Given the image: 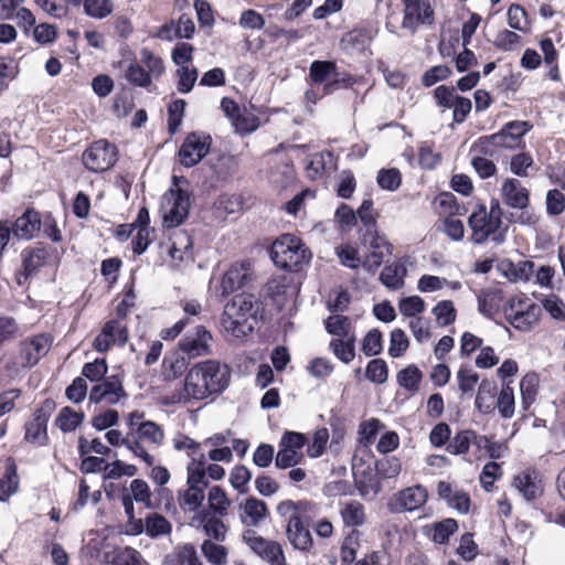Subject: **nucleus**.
I'll use <instances>...</instances> for the list:
<instances>
[{
	"mask_svg": "<svg viewBox=\"0 0 565 565\" xmlns=\"http://www.w3.org/2000/svg\"><path fill=\"white\" fill-rule=\"evenodd\" d=\"M231 381L230 367L218 360L193 364L185 373L182 388L167 396V404L201 402L222 394Z\"/></svg>",
	"mask_w": 565,
	"mask_h": 565,
	"instance_id": "obj_1",
	"label": "nucleus"
},
{
	"mask_svg": "<svg viewBox=\"0 0 565 565\" xmlns=\"http://www.w3.org/2000/svg\"><path fill=\"white\" fill-rule=\"evenodd\" d=\"M258 302L253 295H237L224 306L221 317L223 331L235 339L248 335L254 330Z\"/></svg>",
	"mask_w": 565,
	"mask_h": 565,
	"instance_id": "obj_2",
	"label": "nucleus"
},
{
	"mask_svg": "<svg viewBox=\"0 0 565 565\" xmlns=\"http://www.w3.org/2000/svg\"><path fill=\"white\" fill-rule=\"evenodd\" d=\"M308 503L306 501L285 500L277 505V513L287 519L286 537L290 545L298 551L308 552L312 545V535L301 519V513L306 512Z\"/></svg>",
	"mask_w": 565,
	"mask_h": 565,
	"instance_id": "obj_3",
	"label": "nucleus"
},
{
	"mask_svg": "<svg viewBox=\"0 0 565 565\" xmlns=\"http://www.w3.org/2000/svg\"><path fill=\"white\" fill-rule=\"evenodd\" d=\"M471 228V239L476 244H483L488 239L497 244L504 241V231L502 230V211L498 201H492L490 209L480 206L468 220Z\"/></svg>",
	"mask_w": 565,
	"mask_h": 565,
	"instance_id": "obj_4",
	"label": "nucleus"
},
{
	"mask_svg": "<svg viewBox=\"0 0 565 565\" xmlns=\"http://www.w3.org/2000/svg\"><path fill=\"white\" fill-rule=\"evenodd\" d=\"M270 255L276 266L288 270H298L311 258V253L301 239L291 234H285L276 239Z\"/></svg>",
	"mask_w": 565,
	"mask_h": 565,
	"instance_id": "obj_5",
	"label": "nucleus"
},
{
	"mask_svg": "<svg viewBox=\"0 0 565 565\" xmlns=\"http://www.w3.org/2000/svg\"><path fill=\"white\" fill-rule=\"evenodd\" d=\"M191 206V198L188 191L178 186L167 191L160 203L162 224L167 228L181 225L188 217Z\"/></svg>",
	"mask_w": 565,
	"mask_h": 565,
	"instance_id": "obj_6",
	"label": "nucleus"
},
{
	"mask_svg": "<svg viewBox=\"0 0 565 565\" xmlns=\"http://www.w3.org/2000/svg\"><path fill=\"white\" fill-rule=\"evenodd\" d=\"M504 315L511 326L520 331L531 330L539 321L541 307L524 294L509 300Z\"/></svg>",
	"mask_w": 565,
	"mask_h": 565,
	"instance_id": "obj_7",
	"label": "nucleus"
},
{
	"mask_svg": "<svg viewBox=\"0 0 565 565\" xmlns=\"http://www.w3.org/2000/svg\"><path fill=\"white\" fill-rule=\"evenodd\" d=\"M84 166L93 172H103L110 169L117 161L115 146L107 140L95 141L83 153Z\"/></svg>",
	"mask_w": 565,
	"mask_h": 565,
	"instance_id": "obj_8",
	"label": "nucleus"
},
{
	"mask_svg": "<svg viewBox=\"0 0 565 565\" xmlns=\"http://www.w3.org/2000/svg\"><path fill=\"white\" fill-rule=\"evenodd\" d=\"M248 547L269 565H285V553L280 543L264 539L254 530H247L243 535Z\"/></svg>",
	"mask_w": 565,
	"mask_h": 565,
	"instance_id": "obj_9",
	"label": "nucleus"
},
{
	"mask_svg": "<svg viewBox=\"0 0 565 565\" xmlns=\"http://www.w3.org/2000/svg\"><path fill=\"white\" fill-rule=\"evenodd\" d=\"M427 499L426 488L416 484L394 493L387 502V509L393 513L413 512L420 509Z\"/></svg>",
	"mask_w": 565,
	"mask_h": 565,
	"instance_id": "obj_10",
	"label": "nucleus"
},
{
	"mask_svg": "<svg viewBox=\"0 0 565 565\" xmlns=\"http://www.w3.org/2000/svg\"><path fill=\"white\" fill-rule=\"evenodd\" d=\"M129 333L127 324L121 317L107 321L102 331L93 341V348L100 353L108 351L113 345L122 347L127 343Z\"/></svg>",
	"mask_w": 565,
	"mask_h": 565,
	"instance_id": "obj_11",
	"label": "nucleus"
},
{
	"mask_svg": "<svg viewBox=\"0 0 565 565\" xmlns=\"http://www.w3.org/2000/svg\"><path fill=\"white\" fill-rule=\"evenodd\" d=\"M52 345V338L49 334L41 333L28 338L20 343L18 362L23 367H31L46 355Z\"/></svg>",
	"mask_w": 565,
	"mask_h": 565,
	"instance_id": "obj_12",
	"label": "nucleus"
},
{
	"mask_svg": "<svg viewBox=\"0 0 565 565\" xmlns=\"http://www.w3.org/2000/svg\"><path fill=\"white\" fill-rule=\"evenodd\" d=\"M532 127L533 125L526 120L510 121L499 132L491 135L489 139L497 147L516 149L523 146V137Z\"/></svg>",
	"mask_w": 565,
	"mask_h": 565,
	"instance_id": "obj_13",
	"label": "nucleus"
},
{
	"mask_svg": "<svg viewBox=\"0 0 565 565\" xmlns=\"http://www.w3.org/2000/svg\"><path fill=\"white\" fill-rule=\"evenodd\" d=\"M210 147V136L196 132L189 135L179 151L180 163L188 168L198 164L207 154Z\"/></svg>",
	"mask_w": 565,
	"mask_h": 565,
	"instance_id": "obj_14",
	"label": "nucleus"
},
{
	"mask_svg": "<svg viewBox=\"0 0 565 565\" xmlns=\"http://www.w3.org/2000/svg\"><path fill=\"white\" fill-rule=\"evenodd\" d=\"M211 341V332L204 327L198 326L179 341L178 347L182 353L188 355V359H195L210 354Z\"/></svg>",
	"mask_w": 565,
	"mask_h": 565,
	"instance_id": "obj_15",
	"label": "nucleus"
},
{
	"mask_svg": "<svg viewBox=\"0 0 565 565\" xmlns=\"http://www.w3.org/2000/svg\"><path fill=\"white\" fill-rule=\"evenodd\" d=\"M404 3V29L414 32L419 24H430L434 20V11L429 0H402Z\"/></svg>",
	"mask_w": 565,
	"mask_h": 565,
	"instance_id": "obj_16",
	"label": "nucleus"
},
{
	"mask_svg": "<svg viewBox=\"0 0 565 565\" xmlns=\"http://www.w3.org/2000/svg\"><path fill=\"white\" fill-rule=\"evenodd\" d=\"M254 273L248 262L235 263L223 275L220 284L222 296H227L252 281Z\"/></svg>",
	"mask_w": 565,
	"mask_h": 565,
	"instance_id": "obj_17",
	"label": "nucleus"
},
{
	"mask_svg": "<svg viewBox=\"0 0 565 565\" xmlns=\"http://www.w3.org/2000/svg\"><path fill=\"white\" fill-rule=\"evenodd\" d=\"M369 245V252L364 255L363 267L374 273L383 263L384 258L392 254V245L385 236L379 233H369L365 239Z\"/></svg>",
	"mask_w": 565,
	"mask_h": 565,
	"instance_id": "obj_18",
	"label": "nucleus"
},
{
	"mask_svg": "<svg viewBox=\"0 0 565 565\" xmlns=\"http://www.w3.org/2000/svg\"><path fill=\"white\" fill-rule=\"evenodd\" d=\"M126 397L121 382L116 376H110L99 384L92 387L89 392V402L93 404L105 403L114 405Z\"/></svg>",
	"mask_w": 565,
	"mask_h": 565,
	"instance_id": "obj_19",
	"label": "nucleus"
},
{
	"mask_svg": "<svg viewBox=\"0 0 565 565\" xmlns=\"http://www.w3.org/2000/svg\"><path fill=\"white\" fill-rule=\"evenodd\" d=\"M514 488L524 500L533 501L544 492V486L540 473L536 470L526 469L515 475L512 479Z\"/></svg>",
	"mask_w": 565,
	"mask_h": 565,
	"instance_id": "obj_20",
	"label": "nucleus"
},
{
	"mask_svg": "<svg viewBox=\"0 0 565 565\" xmlns=\"http://www.w3.org/2000/svg\"><path fill=\"white\" fill-rule=\"evenodd\" d=\"M438 497L446 501L447 505L461 514H466L470 509V497L462 489L452 486L448 481H439L437 483Z\"/></svg>",
	"mask_w": 565,
	"mask_h": 565,
	"instance_id": "obj_21",
	"label": "nucleus"
},
{
	"mask_svg": "<svg viewBox=\"0 0 565 565\" xmlns=\"http://www.w3.org/2000/svg\"><path fill=\"white\" fill-rule=\"evenodd\" d=\"M12 237L21 241L32 239L41 228V218L33 210L25 211L11 224Z\"/></svg>",
	"mask_w": 565,
	"mask_h": 565,
	"instance_id": "obj_22",
	"label": "nucleus"
},
{
	"mask_svg": "<svg viewBox=\"0 0 565 565\" xmlns=\"http://www.w3.org/2000/svg\"><path fill=\"white\" fill-rule=\"evenodd\" d=\"M501 192L503 201L513 209H524L529 204V191L518 179H505Z\"/></svg>",
	"mask_w": 565,
	"mask_h": 565,
	"instance_id": "obj_23",
	"label": "nucleus"
},
{
	"mask_svg": "<svg viewBox=\"0 0 565 565\" xmlns=\"http://www.w3.org/2000/svg\"><path fill=\"white\" fill-rule=\"evenodd\" d=\"M239 518L247 526L258 525L267 515V504L256 498H248L239 504Z\"/></svg>",
	"mask_w": 565,
	"mask_h": 565,
	"instance_id": "obj_24",
	"label": "nucleus"
},
{
	"mask_svg": "<svg viewBox=\"0 0 565 565\" xmlns=\"http://www.w3.org/2000/svg\"><path fill=\"white\" fill-rule=\"evenodd\" d=\"M47 258V252L42 247L30 248L22 252L23 273L18 276V284L22 285L23 280L42 267Z\"/></svg>",
	"mask_w": 565,
	"mask_h": 565,
	"instance_id": "obj_25",
	"label": "nucleus"
},
{
	"mask_svg": "<svg viewBox=\"0 0 565 565\" xmlns=\"http://www.w3.org/2000/svg\"><path fill=\"white\" fill-rule=\"evenodd\" d=\"M189 361L182 352H172L163 358L161 374L163 380L173 381L184 374L188 370Z\"/></svg>",
	"mask_w": 565,
	"mask_h": 565,
	"instance_id": "obj_26",
	"label": "nucleus"
},
{
	"mask_svg": "<svg viewBox=\"0 0 565 565\" xmlns=\"http://www.w3.org/2000/svg\"><path fill=\"white\" fill-rule=\"evenodd\" d=\"M186 486L196 487L205 490L209 486L205 471V456L199 454L192 456L191 461L186 466Z\"/></svg>",
	"mask_w": 565,
	"mask_h": 565,
	"instance_id": "obj_27",
	"label": "nucleus"
},
{
	"mask_svg": "<svg viewBox=\"0 0 565 565\" xmlns=\"http://www.w3.org/2000/svg\"><path fill=\"white\" fill-rule=\"evenodd\" d=\"M407 268L404 264L394 262L386 265L380 275L381 282L391 290H398L405 285Z\"/></svg>",
	"mask_w": 565,
	"mask_h": 565,
	"instance_id": "obj_28",
	"label": "nucleus"
},
{
	"mask_svg": "<svg viewBox=\"0 0 565 565\" xmlns=\"http://www.w3.org/2000/svg\"><path fill=\"white\" fill-rule=\"evenodd\" d=\"M192 239L184 232L175 233L169 247V255L175 266L188 260L192 256Z\"/></svg>",
	"mask_w": 565,
	"mask_h": 565,
	"instance_id": "obj_29",
	"label": "nucleus"
},
{
	"mask_svg": "<svg viewBox=\"0 0 565 565\" xmlns=\"http://www.w3.org/2000/svg\"><path fill=\"white\" fill-rule=\"evenodd\" d=\"M205 490L186 486L177 493V501L180 509L184 512H195L205 499Z\"/></svg>",
	"mask_w": 565,
	"mask_h": 565,
	"instance_id": "obj_30",
	"label": "nucleus"
},
{
	"mask_svg": "<svg viewBox=\"0 0 565 565\" xmlns=\"http://www.w3.org/2000/svg\"><path fill=\"white\" fill-rule=\"evenodd\" d=\"M371 41V31L366 29H355L343 35L341 46L343 50L353 53L365 50Z\"/></svg>",
	"mask_w": 565,
	"mask_h": 565,
	"instance_id": "obj_31",
	"label": "nucleus"
},
{
	"mask_svg": "<svg viewBox=\"0 0 565 565\" xmlns=\"http://www.w3.org/2000/svg\"><path fill=\"white\" fill-rule=\"evenodd\" d=\"M46 426H47L46 416L41 411H38L34 414L33 419L26 424L25 439L30 443H34L38 445H44L47 439Z\"/></svg>",
	"mask_w": 565,
	"mask_h": 565,
	"instance_id": "obj_32",
	"label": "nucleus"
},
{
	"mask_svg": "<svg viewBox=\"0 0 565 565\" xmlns=\"http://www.w3.org/2000/svg\"><path fill=\"white\" fill-rule=\"evenodd\" d=\"M172 523L158 512L146 515V534L151 539L170 535Z\"/></svg>",
	"mask_w": 565,
	"mask_h": 565,
	"instance_id": "obj_33",
	"label": "nucleus"
},
{
	"mask_svg": "<svg viewBox=\"0 0 565 565\" xmlns=\"http://www.w3.org/2000/svg\"><path fill=\"white\" fill-rule=\"evenodd\" d=\"M340 514L344 525L359 527L365 522V510L359 501H349L343 504Z\"/></svg>",
	"mask_w": 565,
	"mask_h": 565,
	"instance_id": "obj_34",
	"label": "nucleus"
},
{
	"mask_svg": "<svg viewBox=\"0 0 565 565\" xmlns=\"http://www.w3.org/2000/svg\"><path fill=\"white\" fill-rule=\"evenodd\" d=\"M83 412H77L70 406L63 407L55 418V425L63 433L74 431L84 420Z\"/></svg>",
	"mask_w": 565,
	"mask_h": 565,
	"instance_id": "obj_35",
	"label": "nucleus"
},
{
	"mask_svg": "<svg viewBox=\"0 0 565 565\" xmlns=\"http://www.w3.org/2000/svg\"><path fill=\"white\" fill-rule=\"evenodd\" d=\"M137 439L159 447L164 440V431L157 423L146 420L140 423L137 428Z\"/></svg>",
	"mask_w": 565,
	"mask_h": 565,
	"instance_id": "obj_36",
	"label": "nucleus"
},
{
	"mask_svg": "<svg viewBox=\"0 0 565 565\" xmlns=\"http://www.w3.org/2000/svg\"><path fill=\"white\" fill-rule=\"evenodd\" d=\"M354 342L355 335L332 339L330 342V349L340 361L348 364L355 356Z\"/></svg>",
	"mask_w": 565,
	"mask_h": 565,
	"instance_id": "obj_37",
	"label": "nucleus"
},
{
	"mask_svg": "<svg viewBox=\"0 0 565 565\" xmlns=\"http://www.w3.org/2000/svg\"><path fill=\"white\" fill-rule=\"evenodd\" d=\"M134 499L135 502L142 504L147 509H152V492L149 484L142 479H134L130 484L128 492L126 493Z\"/></svg>",
	"mask_w": 565,
	"mask_h": 565,
	"instance_id": "obj_38",
	"label": "nucleus"
},
{
	"mask_svg": "<svg viewBox=\"0 0 565 565\" xmlns=\"http://www.w3.org/2000/svg\"><path fill=\"white\" fill-rule=\"evenodd\" d=\"M539 390V376L537 374L530 372L526 373L520 382V392L522 397V405L524 409H527L535 401Z\"/></svg>",
	"mask_w": 565,
	"mask_h": 565,
	"instance_id": "obj_39",
	"label": "nucleus"
},
{
	"mask_svg": "<svg viewBox=\"0 0 565 565\" xmlns=\"http://www.w3.org/2000/svg\"><path fill=\"white\" fill-rule=\"evenodd\" d=\"M326 330L328 333L337 335L338 338H348L355 335L352 331V323L350 319L342 315H332L326 320Z\"/></svg>",
	"mask_w": 565,
	"mask_h": 565,
	"instance_id": "obj_40",
	"label": "nucleus"
},
{
	"mask_svg": "<svg viewBox=\"0 0 565 565\" xmlns=\"http://www.w3.org/2000/svg\"><path fill=\"white\" fill-rule=\"evenodd\" d=\"M139 61L146 68V72L149 73L151 81L158 79L164 73L166 67L162 58L148 49L140 51Z\"/></svg>",
	"mask_w": 565,
	"mask_h": 565,
	"instance_id": "obj_41",
	"label": "nucleus"
},
{
	"mask_svg": "<svg viewBox=\"0 0 565 565\" xmlns=\"http://www.w3.org/2000/svg\"><path fill=\"white\" fill-rule=\"evenodd\" d=\"M399 313L407 318H418L426 310V302L417 295L408 296L398 301Z\"/></svg>",
	"mask_w": 565,
	"mask_h": 565,
	"instance_id": "obj_42",
	"label": "nucleus"
},
{
	"mask_svg": "<svg viewBox=\"0 0 565 565\" xmlns=\"http://www.w3.org/2000/svg\"><path fill=\"white\" fill-rule=\"evenodd\" d=\"M105 561L110 565H137L138 552L131 547L114 548L105 553Z\"/></svg>",
	"mask_w": 565,
	"mask_h": 565,
	"instance_id": "obj_43",
	"label": "nucleus"
},
{
	"mask_svg": "<svg viewBox=\"0 0 565 565\" xmlns=\"http://www.w3.org/2000/svg\"><path fill=\"white\" fill-rule=\"evenodd\" d=\"M19 489V477L14 465H9L0 479V501H7Z\"/></svg>",
	"mask_w": 565,
	"mask_h": 565,
	"instance_id": "obj_44",
	"label": "nucleus"
},
{
	"mask_svg": "<svg viewBox=\"0 0 565 565\" xmlns=\"http://www.w3.org/2000/svg\"><path fill=\"white\" fill-rule=\"evenodd\" d=\"M207 501L210 509L221 515L224 516L227 514V510L231 505V501L227 498L225 491L220 486H214L210 489L207 494Z\"/></svg>",
	"mask_w": 565,
	"mask_h": 565,
	"instance_id": "obj_45",
	"label": "nucleus"
},
{
	"mask_svg": "<svg viewBox=\"0 0 565 565\" xmlns=\"http://www.w3.org/2000/svg\"><path fill=\"white\" fill-rule=\"evenodd\" d=\"M431 312L435 316L437 324L440 327L451 324L457 318V310L451 300H441L437 302Z\"/></svg>",
	"mask_w": 565,
	"mask_h": 565,
	"instance_id": "obj_46",
	"label": "nucleus"
},
{
	"mask_svg": "<svg viewBox=\"0 0 565 565\" xmlns=\"http://www.w3.org/2000/svg\"><path fill=\"white\" fill-rule=\"evenodd\" d=\"M125 77L131 85L138 87H148L152 83L149 73L146 72V68L140 61L129 63Z\"/></svg>",
	"mask_w": 565,
	"mask_h": 565,
	"instance_id": "obj_47",
	"label": "nucleus"
},
{
	"mask_svg": "<svg viewBox=\"0 0 565 565\" xmlns=\"http://www.w3.org/2000/svg\"><path fill=\"white\" fill-rule=\"evenodd\" d=\"M458 530V523L454 519H445L431 525V540L435 543L444 544L448 542L450 535Z\"/></svg>",
	"mask_w": 565,
	"mask_h": 565,
	"instance_id": "obj_48",
	"label": "nucleus"
},
{
	"mask_svg": "<svg viewBox=\"0 0 565 565\" xmlns=\"http://www.w3.org/2000/svg\"><path fill=\"white\" fill-rule=\"evenodd\" d=\"M375 471L380 479H395L402 471V463L396 457H385L376 461Z\"/></svg>",
	"mask_w": 565,
	"mask_h": 565,
	"instance_id": "obj_49",
	"label": "nucleus"
},
{
	"mask_svg": "<svg viewBox=\"0 0 565 565\" xmlns=\"http://www.w3.org/2000/svg\"><path fill=\"white\" fill-rule=\"evenodd\" d=\"M204 557L213 565H225L227 563V550L210 540H205L201 546Z\"/></svg>",
	"mask_w": 565,
	"mask_h": 565,
	"instance_id": "obj_50",
	"label": "nucleus"
},
{
	"mask_svg": "<svg viewBox=\"0 0 565 565\" xmlns=\"http://www.w3.org/2000/svg\"><path fill=\"white\" fill-rule=\"evenodd\" d=\"M497 407L503 418H511L514 415V393L510 383L502 385L501 392L498 396Z\"/></svg>",
	"mask_w": 565,
	"mask_h": 565,
	"instance_id": "obj_51",
	"label": "nucleus"
},
{
	"mask_svg": "<svg viewBox=\"0 0 565 565\" xmlns=\"http://www.w3.org/2000/svg\"><path fill=\"white\" fill-rule=\"evenodd\" d=\"M232 124L236 132L246 135L252 134L259 127V119L247 109H243L237 111Z\"/></svg>",
	"mask_w": 565,
	"mask_h": 565,
	"instance_id": "obj_52",
	"label": "nucleus"
},
{
	"mask_svg": "<svg viewBox=\"0 0 565 565\" xmlns=\"http://www.w3.org/2000/svg\"><path fill=\"white\" fill-rule=\"evenodd\" d=\"M335 254L340 263L345 267L356 269L363 266V260L359 255L358 248L351 244H343L335 247Z\"/></svg>",
	"mask_w": 565,
	"mask_h": 565,
	"instance_id": "obj_53",
	"label": "nucleus"
},
{
	"mask_svg": "<svg viewBox=\"0 0 565 565\" xmlns=\"http://www.w3.org/2000/svg\"><path fill=\"white\" fill-rule=\"evenodd\" d=\"M137 471L138 469L135 465L115 460L110 463H105L104 479H118L122 476L134 477L137 475Z\"/></svg>",
	"mask_w": 565,
	"mask_h": 565,
	"instance_id": "obj_54",
	"label": "nucleus"
},
{
	"mask_svg": "<svg viewBox=\"0 0 565 565\" xmlns=\"http://www.w3.org/2000/svg\"><path fill=\"white\" fill-rule=\"evenodd\" d=\"M83 7L85 13L95 19L106 18L114 10L111 0H84Z\"/></svg>",
	"mask_w": 565,
	"mask_h": 565,
	"instance_id": "obj_55",
	"label": "nucleus"
},
{
	"mask_svg": "<svg viewBox=\"0 0 565 565\" xmlns=\"http://www.w3.org/2000/svg\"><path fill=\"white\" fill-rule=\"evenodd\" d=\"M534 166L533 157L530 153L521 152L511 157L510 170L513 174L526 178L530 175V169Z\"/></svg>",
	"mask_w": 565,
	"mask_h": 565,
	"instance_id": "obj_56",
	"label": "nucleus"
},
{
	"mask_svg": "<svg viewBox=\"0 0 565 565\" xmlns=\"http://www.w3.org/2000/svg\"><path fill=\"white\" fill-rule=\"evenodd\" d=\"M365 376L375 384H383L387 381L388 370L384 360L374 359L369 362L365 369Z\"/></svg>",
	"mask_w": 565,
	"mask_h": 565,
	"instance_id": "obj_57",
	"label": "nucleus"
},
{
	"mask_svg": "<svg viewBox=\"0 0 565 565\" xmlns=\"http://www.w3.org/2000/svg\"><path fill=\"white\" fill-rule=\"evenodd\" d=\"M473 438L472 430H462L455 435L447 446L448 452L451 455H463L469 451L471 439Z\"/></svg>",
	"mask_w": 565,
	"mask_h": 565,
	"instance_id": "obj_58",
	"label": "nucleus"
},
{
	"mask_svg": "<svg viewBox=\"0 0 565 565\" xmlns=\"http://www.w3.org/2000/svg\"><path fill=\"white\" fill-rule=\"evenodd\" d=\"M198 70L193 66L179 67L177 70L178 90L183 94L191 92L198 81Z\"/></svg>",
	"mask_w": 565,
	"mask_h": 565,
	"instance_id": "obj_59",
	"label": "nucleus"
},
{
	"mask_svg": "<svg viewBox=\"0 0 565 565\" xmlns=\"http://www.w3.org/2000/svg\"><path fill=\"white\" fill-rule=\"evenodd\" d=\"M377 184L383 190L395 191L399 188L402 182L401 173L397 169H382L376 177Z\"/></svg>",
	"mask_w": 565,
	"mask_h": 565,
	"instance_id": "obj_60",
	"label": "nucleus"
},
{
	"mask_svg": "<svg viewBox=\"0 0 565 565\" xmlns=\"http://www.w3.org/2000/svg\"><path fill=\"white\" fill-rule=\"evenodd\" d=\"M420 380L422 373L415 365H409L399 371L397 374L398 384L409 391L417 390Z\"/></svg>",
	"mask_w": 565,
	"mask_h": 565,
	"instance_id": "obj_61",
	"label": "nucleus"
},
{
	"mask_svg": "<svg viewBox=\"0 0 565 565\" xmlns=\"http://www.w3.org/2000/svg\"><path fill=\"white\" fill-rule=\"evenodd\" d=\"M508 23L518 31L525 32L529 30L530 23L525 10L518 6L512 4L508 10Z\"/></svg>",
	"mask_w": 565,
	"mask_h": 565,
	"instance_id": "obj_62",
	"label": "nucleus"
},
{
	"mask_svg": "<svg viewBox=\"0 0 565 565\" xmlns=\"http://www.w3.org/2000/svg\"><path fill=\"white\" fill-rule=\"evenodd\" d=\"M108 371L105 359H96L94 362L86 363L83 366L82 374L90 382H99L104 379Z\"/></svg>",
	"mask_w": 565,
	"mask_h": 565,
	"instance_id": "obj_63",
	"label": "nucleus"
},
{
	"mask_svg": "<svg viewBox=\"0 0 565 565\" xmlns=\"http://www.w3.org/2000/svg\"><path fill=\"white\" fill-rule=\"evenodd\" d=\"M178 565H203L196 550L191 544L179 546L175 551Z\"/></svg>",
	"mask_w": 565,
	"mask_h": 565,
	"instance_id": "obj_64",
	"label": "nucleus"
}]
</instances>
